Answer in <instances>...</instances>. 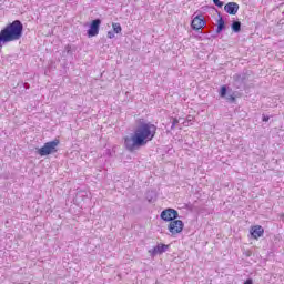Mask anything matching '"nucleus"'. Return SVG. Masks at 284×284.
Masks as SVG:
<instances>
[{"instance_id":"f257e3e1","label":"nucleus","mask_w":284,"mask_h":284,"mask_svg":"<svg viewBox=\"0 0 284 284\" xmlns=\"http://www.w3.org/2000/svg\"><path fill=\"white\" fill-rule=\"evenodd\" d=\"M156 125L152 124V122H140L131 136L124 138L125 150L128 152H136V150L145 148L156 136Z\"/></svg>"},{"instance_id":"f03ea898","label":"nucleus","mask_w":284,"mask_h":284,"mask_svg":"<svg viewBox=\"0 0 284 284\" xmlns=\"http://www.w3.org/2000/svg\"><path fill=\"white\" fill-rule=\"evenodd\" d=\"M23 37V22L21 20H14L7 24L0 31V53L6 43H11V41H19Z\"/></svg>"},{"instance_id":"7ed1b4c3","label":"nucleus","mask_w":284,"mask_h":284,"mask_svg":"<svg viewBox=\"0 0 284 284\" xmlns=\"http://www.w3.org/2000/svg\"><path fill=\"white\" fill-rule=\"evenodd\" d=\"M60 143L61 141H59V139H54L53 141L44 143V145L38 149L37 152L40 156H50V154L58 152L57 148H59Z\"/></svg>"},{"instance_id":"20e7f679","label":"nucleus","mask_w":284,"mask_h":284,"mask_svg":"<svg viewBox=\"0 0 284 284\" xmlns=\"http://www.w3.org/2000/svg\"><path fill=\"white\" fill-rule=\"evenodd\" d=\"M161 219L162 221L171 222L176 221L179 219V211L174 209H166L161 212Z\"/></svg>"},{"instance_id":"39448f33","label":"nucleus","mask_w":284,"mask_h":284,"mask_svg":"<svg viewBox=\"0 0 284 284\" xmlns=\"http://www.w3.org/2000/svg\"><path fill=\"white\" fill-rule=\"evenodd\" d=\"M183 221L181 220H174L172 222H170L168 230L169 232H171V234H181V232H183Z\"/></svg>"},{"instance_id":"423d86ee","label":"nucleus","mask_w":284,"mask_h":284,"mask_svg":"<svg viewBox=\"0 0 284 284\" xmlns=\"http://www.w3.org/2000/svg\"><path fill=\"white\" fill-rule=\"evenodd\" d=\"M101 28V19H94L91 21L89 30L87 31L88 37H97L99 34V30Z\"/></svg>"},{"instance_id":"0eeeda50","label":"nucleus","mask_w":284,"mask_h":284,"mask_svg":"<svg viewBox=\"0 0 284 284\" xmlns=\"http://www.w3.org/2000/svg\"><path fill=\"white\" fill-rule=\"evenodd\" d=\"M170 248V245L166 244H158L156 246H154L153 248L149 250V254L152 258H154V256H159L161 254H164V252H168V250Z\"/></svg>"},{"instance_id":"6e6552de","label":"nucleus","mask_w":284,"mask_h":284,"mask_svg":"<svg viewBox=\"0 0 284 284\" xmlns=\"http://www.w3.org/2000/svg\"><path fill=\"white\" fill-rule=\"evenodd\" d=\"M205 18L203 16H196L192 22H191V28L193 30H201V28H204L206 26Z\"/></svg>"},{"instance_id":"1a4fd4ad","label":"nucleus","mask_w":284,"mask_h":284,"mask_svg":"<svg viewBox=\"0 0 284 284\" xmlns=\"http://www.w3.org/2000/svg\"><path fill=\"white\" fill-rule=\"evenodd\" d=\"M233 81H235V83L237 84L239 88H241V85H245V83L247 82V73L234 74Z\"/></svg>"},{"instance_id":"9d476101","label":"nucleus","mask_w":284,"mask_h":284,"mask_svg":"<svg viewBox=\"0 0 284 284\" xmlns=\"http://www.w3.org/2000/svg\"><path fill=\"white\" fill-rule=\"evenodd\" d=\"M250 232L253 239H261L265 234V230L261 225L253 226Z\"/></svg>"},{"instance_id":"9b49d317","label":"nucleus","mask_w":284,"mask_h":284,"mask_svg":"<svg viewBox=\"0 0 284 284\" xmlns=\"http://www.w3.org/2000/svg\"><path fill=\"white\" fill-rule=\"evenodd\" d=\"M224 10L227 14H236V12H239V3L229 2L224 6Z\"/></svg>"},{"instance_id":"f8f14e48","label":"nucleus","mask_w":284,"mask_h":284,"mask_svg":"<svg viewBox=\"0 0 284 284\" xmlns=\"http://www.w3.org/2000/svg\"><path fill=\"white\" fill-rule=\"evenodd\" d=\"M223 30H225V20H223V18H220L217 20L216 34H221Z\"/></svg>"},{"instance_id":"ddd939ff","label":"nucleus","mask_w":284,"mask_h":284,"mask_svg":"<svg viewBox=\"0 0 284 284\" xmlns=\"http://www.w3.org/2000/svg\"><path fill=\"white\" fill-rule=\"evenodd\" d=\"M231 29L233 30V32L239 33L241 32V21H236L234 20L231 24Z\"/></svg>"},{"instance_id":"4468645a","label":"nucleus","mask_w":284,"mask_h":284,"mask_svg":"<svg viewBox=\"0 0 284 284\" xmlns=\"http://www.w3.org/2000/svg\"><path fill=\"white\" fill-rule=\"evenodd\" d=\"M112 28H113V32L115 34H121V32L123 30V28H121V23H119V22H113Z\"/></svg>"},{"instance_id":"2eb2a0df","label":"nucleus","mask_w":284,"mask_h":284,"mask_svg":"<svg viewBox=\"0 0 284 284\" xmlns=\"http://www.w3.org/2000/svg\"><path fill=\"white\" fill-rule=\"evenodd\" d=\"M221 99H225V97H227V87L226 85H222L219 92Z\"/></svg>"},{"instance_id":"dca6fc26","label":"nucleus","mask_w":284,"mask_h":284,"mask_svg":"<svg viewBox=\"0 0 284 284\" xmlns=\"http://www.w3.org/2000/svg\"><path fill=\"white\" fill-rule=\"evenodd\" d=\"M226 97V101H229V103H236V97H234L233 94H227Z\"/></svg>"},{"instance_id":"f3484780","label":"nucleus","mask_w":284,"mask_h":284,"mask_svg":"<svg viewBox=\"0 0 284 284\" xmlns=\"http://www.w3.org/2000/svg\"><path fill=\"white\" fill-rule=\"evenodd\" d=\"M176 125H179V119L174 118L172 120V125H171V130H174L176 128Z\"/></svg>"},{"instance_id":"a211bd4d","label":"nucleus","mask_w":284,"mask_h":284,"mask_svg":"<svg viewBox=\"0 0 284 284\" xmlns=\"http://www.w3.org/2000/svg\"><path fill=\"white\" fill-rule=\"evenodd\" d=\"M214 6H217V8H221L223 6V1L221 0H213Z\"/></svg>"},{"instance_id":"6ab92c4d","label":"nucleus","mask_w":284,"mask_h":284,"mask_svg":"<svg viewBox=\"0 0 284 284\" xmlns=\"http://www.w3.org/2000/svg\"><path fill=\"white\" fill-rule=\"evenodd\" d=\"M67 54H72V45L68 44L65 47Z\"/></svg>"},{"instance_id":"aec40b11","label":"nucleus","mask_w":284,"mask_h":284,"mask_svg":"<svg viewBox=\"0 0 284 284\" xmlns=\"http://www.w3.org/2000/svg\"><path fill=\"white\" fill-rule=\"evenodd\" d=\"M114 34H116L114 31H109L108 39H114Z\"/></svg>"},{"instance_id":"412c9836","label":"nucleus","mask_w":284,"mask_h":284,"mask_svg":"<svg viewBox=\"0 0 284 284\" xmlns=\"http://www.w3.org/2000/svg\"><path fill=\"white\" fill-rule=\"evenodd\" d=\"M262 121H264V123H267V121H270V116L263 115Z\"/></svg>"},{"instance_id":"4be33fe9","label":"nucleus","mask_w":284,"mask_h":284,"mask_svg":"<svg viewBox=\"0 0 284 284\" xmlns=\"http://www.w3.org/2000/svg\"><path fill=\"white\" fill-rule=\"evenodd\" d=\"M24 88H26V90H30V84L29 83H24Z\"/></svg>"},{"instance_id":"5701e85b","label":"nucleus","mask_w":284,"mask_h":284,"mask_svg":"<svg viewBox=\"0 0 284 284\" xmlns=\"http://www.w3.org/2000/svg\"><path fill=\"white\" fill-rule=\"evenodd\" d=\"M244 284H252V280H246Z\"/></svg>"},{"instance_id":"b1692460","label":"nucleus","mask_w":284,"mask_h":284,"mask_svg":"<svg viewBox=\"0 0 284 284\" xmlns=\"http://www.w3.org/2000/svg\"><path fill=\"white\" fill-rule=\"evenodd\" d=\"M283 216H284V213H283Z\"/></svg>"}]
</instances>
